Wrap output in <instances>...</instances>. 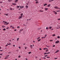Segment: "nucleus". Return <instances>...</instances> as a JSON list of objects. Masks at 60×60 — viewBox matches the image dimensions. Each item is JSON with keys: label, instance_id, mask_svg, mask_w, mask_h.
I'll return each instance as SVG.
<instances>
[{"label": "nucleus", "instance_id": "1", "mask_svg": "<svg viewBox=\"0 0 60 60\" xmlns=\"http://www.w3.org/2000/svg\"><path fill=\"white\" fill-rule=\"evenodd\" d=\"M54 8H55V9H59V8L57 6H56L55 7H54Z\"/></svg>", "mask_w": 60, "mask_h": 60}, {"label": "nucleus", "instance_id": "2", "mask_svg": "<svg viewBox=\"0 0 60 60\" xmlns=\"http://www.w3.org/2000/svg\"><path fill=\"white\" fill-rule=\"evenodd\" d=\"M59 42V41H56L55 42L56 43H58Z\"/></svg>", "mask_w": 60, "mask_h": 60}, {"label": "nucleus", "instance_id": "3", "mask_svg": "<svg viewBox=\"0 0 60 60\" xmlns=\"http://www.w3.org/2000/svg\"><path fill=\"white\" fill-rule=\"evenodd\" d=\"M50 53V52H49L48 53H45L44 54V55H46V54H49Z\"/></svg>", "mask_w": 60, "mask_h": 60}, {"label": "nucleus", "instance_id": "4", "mask_svg": "<svg viewBox=\"0 0 60 60\" xmlns=\"http://www.w3.org/2000/svg\"><path fill=\"white\" fill-rule=\"evenodd\" d=\"M53 12H54V14H55L56 15V14H57V13L56 12V11H53Z\"/></svg>", "mask_w": 60, "mask_h": 60}, {"label": "nucleus", "instance_id": "5", "mask_svg": "<svg viewBox=\"0 0 60 60\" xmlns=\"http://www.w3.org/2000/svg\"><path fill=\"white\" fill-rule=\"evenodd\" d=\"M23 30V29H22L20 30V31L19 32V33H21V31H22Z\"/></svg>", "mask_w": 60, "mask_h": 60}, {"label": "nucleus", "instance_id": "6", "mask_svg": "<svg viewBox=\"0 0 60 60\" xmlns=\"http://www.w3.org/2000/svg\"><path fill=\"white\" fill-rule=\"evenodd\" d=\"M22 18V16H19V19H21Z\"/></svg>", "mask_w": 60, "mask_h": 60}, {"label": "nucleus", "instance_id": "7", "mask_svg": "<svg viewBox=\"0 0 60 60\" xmlns=\"http://www.w3.org/2000/svg\"><path fill=\"white\" fill-rule=\"evenodd\" d=\"M26 9H27L28 8V6L27 5H26Z\"/></svg>", "mask_w": 60, "mask_h": 60}, {"label": "nucleus", "instance_id": "8", "mask_svg": "<svg viewBox=\"0 0 60 60\" xmlns=\"http://www.w3.org/2000/svg\"><path fill=\"white\" fill-rule=\"evenodd\" d=\"M7 45H11V44L10 43H7Z\"/></svg>", "mask_w": 60, "mask_h": 60}, {"label": "nucleus", "instance_id": "9", "mask_svg": "<svg viewBox=\"0 0 60 60\" xmlns=\"http://www.w3.org/2000/svg\"><path fill=\"white\" fill-rule=\"evenodd\" d=\"M50 4H49L48 5V7H50Z\"/></svg>", "mask_w": 60, "mask_h": 60}, {"label": "nucleus", "instance_id": "10", "mask_svg": "<svg viewBox=\"0 0 60 60\" xmlns=\"http://www.w3.org/2000/svg\"><path fill=\"white\" fill-rule=\"evenodd\" d=\"M18 1V0H16L15 1V3H17Z\"/></svg>", "mask_w": 60, "mask_h": 60}, {"label": "nucleus", "instance_id": "11", "mask_svg": "<svg viewBox=\"0 0 60 60\" xmlns=\"http://www.w3.org/2000/svg\"><path fill=\"white\" fill-rule=\"evenodd\" d=\"M12 1V0H8V1L9 2H11Z\"/></svg>", "mask_w": 60, "mask_h": 60}, {"label": "nucleus", "instance_id": "12", "mask_svg": "<svg viewBox=\"0 0 60 60\" xmlns=\"http://www.w3.org/2000/svg\"><path fill=\"white\" fill-rule=\"evenodd\" d=\"M48 8H45V11H47V10H48Z\"/></svg>", "mask_w": 60, "mask_h": 60}, {"label": "nucleus", "instance_id": "13", "mask_svg": "<svg viewBox=\"0 0 60 60\" xmlns=\"http://www.w3.org/2000/svg\"><path fill=\"white\" fill-rule=\"evenodd\" d=\"M30 48L31 49H32V48H33V47H32V45H30Z\"/></svg>", "mask_w": 60, "mask_h": 60}, {"label": "nucleus", "instance_id": "14", "mask_svg": "<svg viewBox=\"0 0 60 60\" xmlns=\"http://www.w3.org/2000/svg\"><path fill=\"white\" fill-rule=\"evenodd\" d=\"M49 29H51L52 28V27L51 26H50L49 27Z\"/></svg>", "mask_w": 60, "mask_h": 60}, {"label": "nucleus", "instance_id": "15", "mask_svg": "<svg viewBox=\"0 0 60 60\" xmlns=\"http://www.w3.org/2000/svg\"><path fill=\"white\" fill-rule=\"evenodd\" d=\"M41 39H40L38 40V41H41Z\"/></svg>", "mask_w": 60, "mask_h": 60}, {"label": "nucleus", "instance_id": "16", "mask_svg": "<svg viewBox=\"0 0 60 60\" xmlns=\"http://www.w3.org/2000/svg\"><path fill=\"white\" fill-rule=\"evenodd\" d=\"M59 50H57L56 51V52H55L56 53H57V52H59Z\"/></svg>", "mask_w": 60, "mask_h": 60}, {"label": "nucleus", "instance_id": "17", "mask_svg": "<svg viewBox=\"0 0 60 60\" xmlns=\"http://www.w3.org/2000/svg\"><path fill=\"white\" fill-rule=\"evenodd\" d=\"M2 27H3V28H4V27H5L3 25L2 26Z\"/></svg>", "mask_w": 60, "mask_h": 60}, {"label": "nucleus", "instance_id": "18", "mask_svg": "<svg viewBox=\"0 0 60 60\" xmlns=\"http://www.w3.org/2000/svg\"><path fill=\"white\" fill-rule=\"evenodd\" d=\"M47 4H44V6H46V5H47Z\"/></svg>", "mask_w": 60, "mask_h": 60}, {"label": "nucleus", "instance_id": "19", "mask_svg": "<svg viewBox=\"0 0 60 60\" xmlns=\"http://www.w3.org/2000/svg\"><path fill=\"white\" fill-rule=\"evenodd\" d=\"M23 14H21V17H22V16H23Z\"/></svg>", "mask_w": 60, "mask_h": 60}, {"label": "nucleus", "instance_id": "20", "mask_svg": "<svg viewBox=\"0 0 60 60\" xmlns=\"http://www.w3.org/2000/svg\"><path fill=\"white\" fill-rule=\"evenodd\" d=\"M43 38H45V37H42L41 38V39H43Z\"/></svg>", "mask_w": 60, "mask_h": 60}, {"label": "nucleus", "instance_id": "21", "mask_svg": "<svg viewBox=\"0 0 60 60\" xmlns=\"http://www.w3.org/2000/svg\"><path fill=\"white\" fill-rule=\"evenodd\" d=\"M38 1H37L36 2V4H38Z\"/></svg>", "mask_w": 60, "mask_h": 60}, {"label": "nucleus", "instance_id": "22", "mask_svg": "<svg viewBox=\"0 0 60 60\" xmlns=\"http://www.w3.org/2000/svg\"><path fill=\"white\" fill-rule=\"evenodd\" d=\"M60 37L59 36H58L57 37V38H58V39H59V38H60Z\"/></svg>", "mask_w": 60, "mask_h": 60}, {"label": "nucleus", "instance_id": "23", "mask_svg": "<svg viewBox=\"0 0 60 60\" xmlns=\"http://www.w3.org/2000/svg\"><path fill=\"white\" fill-rule=\"evenodd\" d=\"M13 5H15V3H12Z\"/></svg>", "mask_w": 60, "mask_h": 60}, {"label": "nucleus", "instance_id": "24", "mask_svg": "<svg viewBox=\"0 0 60 60\" xmlns=\"http://www.w3.org/2000/svg\"><path fill=\"white\" fill-rule=\"evenodd\" d=\"M48 27H46V29L47 30H48Z\"/></svg>", "mask_w": 60, "mask_h": 60}, {"label": "nucleus", "instance_id": "25", "mask_svg": "<svg viewBox=\"0 0 60 60\" xmlns=\"http://www.w3.org/2000/svg\"><path fill=\"white\" fill-rule=\"evenodd\" d=\"M55 35H55V34H54L52 35V36H55Z\"/></svg>", "mask_w": 60, "mask_h": 60}, {"label": "nucleus", "instance_id": "26", "mask_svg": "<svg viewBox=\"0 0 60 60\" xmlns=\"http://www.w3.org/2000/svg\"><path fill=\"white\" fill-rule=\"evenodd\" d=\"M31 52H29L28 53V54H31Z\"/></svg>", "mask_w": 60, "mask_h": 60}, {"label": "nucleus", "instance_id": "27", "mask_svg": "<svg viewBox=\"0 0 60 60\" xmlns=\"http://www.w3.org/2000/svg\"><path fill=\"white\" fill-rule=\"evenodd\" d=\"M17 8L18 9V8H19V6H17Z\"/></svg>", "mask_w": 60, "mask_h": 60}, {"label": "nucleus", "instance_id": "28", "mask_svg": "<svg viewBox=\"0 0 60 60\" xmlns=\"http://www.w3.org/2000/svg\"><path fill=\"white\" fill-rule=\"evenodd\" d=\"M8 56H9V55H8V56H7L6 55V57H8Z\"/></svg>", "mask_w": 60, "mask_h": 60}, {"label": "nucleus", "instance_id": "29", "mask_svg": "<svg viewBox=\"0 0 60 60\" xmlns=\"http://www.w3.org/2000/svg\"><path fill=\"white\" fill-rule=\"evenodd\" d=\"M3 30L4 31L5 30H6V29H5L4 28V29H3Z\"/></svg>", "mask_w": 60, "mask_h": 60}, {"label": "nucleus", "instance_id": "30", "mask_svg": "<svg viewBox=\"0 0 60 60\" xmlns=\"http://www.w3.org/2000/svg\"><path fill=\"white\" fill-rule=\"evenodd\" d=\"M40 37H39L37 39V40H38V39H40Z\"/></svg>", "mask_w": 60, "mask_h": 60}, {"label": "nucleus", "instance_id": "31", "mask_svg": "<svg viewBox=\"0 0 60 60\" xmlns=\"http://www.w3.org/2000/svg\"><path fill=\"white\" fill-rule=\"evenodd\" d=\"M5 15H6V16H8V14H6Z\"/></svg>", "mask_w": 60, "mask_h": 60}, {"label": "nucleus", "instance_id": "32", "mask_svg": "<svg viewBox=\"0 0 60 60\" xmlns=\"http://www.w3.org/2000/svg\"><path fill=\"white\" fill-rule=\"evenodd\" d=\"M39 11H41V12H43V11H41V10H40Z\"/></svg>", "mask_w": 60, "mask_h": 60}, {"label": "nucleus", "instance_id": "33", "mask_svg": "<svg viewBox=\"0 0 60 60\" xmlns=\"http://www.w3.org/2000/svg\"><path fill=\"white\" fill-rule=\"evenodd\" d=\"M19 38H17V41H19Z\"/></svg>", "mask_w": 60, "mask_h": 60}, {"label": "nucleus", "instance_id": "34", "mask_svg": "<svg viewBox=\"0 0 60 60\" xmlns=\"http://www.w3.org/2000/svg\"><path fill=\"white\" fill-rule=\"evenodd\" d=\"M47 58H50V57H47Z\"/></svg>", "mask_w": 60, "mask_h": 60}, {"label": "nucleus", "instance_id": "35", "mask_svg": "<svg viewBox=\"0 0 60 60\" xmlns=\"http://www.w3.org/2000/svg\"><path fill=\"white\" fill-rule=\"evenodd\" d=\"M49 2H52V0H49Z\"/></svg>", "mask_w": 60, "mask_h": 60}, {"label": "nucleus", "instance_id": "36", "mask_svg": "<svg viewBox=\"0 0 60 60\" xmlns=\"http://www.w3.org/2000/svg\"><path fill=\"white\" fill-rule=\"evenodd\" d=\"M9 27H8L6 28L7 29H9Z\"/></svg>", "mask_w": 60, "mask_h": 60}, {"label": "nucleus", "instance_id": "37", "mask_svg": "<svg viewBox=\"0 0 60 60\" xmlns=\"http://www.w3.org/2000/svg\"><path fill=\"white\" fill-rule=\"evenodd\" d=\"M46 36H47V35H45V37H45V38H46Z\"/></svg>", "mask_w": 60, "mask_h": 60}, {"label": "nucleus", "instance_id": "38", "mask_svg": "<svg viewBox=\"0 0 60 60\" xmlns=\"http://www.w3.org/2000/svg\"><path fill=\"white\" fill-rule=\"evenodd\" d=\"M57 11V12H59V11Z\"/></svg>", "mask_w": 60, "mask_h": 60}, {"label": "nucleus", "instance_id": "39", "mask_svg": "<svg viewBox=\"0 0 60 60\" xmlns=\"http://www.w3.org/2000/svg\"><path fill=\"white\" fill-rule=\"evenodd\" d=\"M48 56V55H45V57H46V56Z\"/></svg>", "mask_w": 60, "mask_h": 60}, {"label": "nucleus", "instance_id": "40", "mask_svg": "<svg viewBox=\"0 0 60 60\" xmlns=\"http://www.w3.org/2000/svg\"><path fill=\"white\" fill-rule=\"evenodd\" d=\"M20 57H21V56H19V58H20Z\"/></svg>", "mask_w": 60, "mask_h": 60}, {"label": "nucleus", "instance_id": "41", "mask_svg": "<svg viewBox=\"0 0 60 60\" xmlns=\"http://www.w3.org/2000/svg\"><path fill=\"white\" fill-rule=\"evenodd\" d=\"M12 10V8H10V10Z\"/></svg>", "mask_w": 60, "mask_h": 60}, {"label": "nucleus", "instance_id": "42", "mask_svg": "<svg viewBox=\"0 0 60 60\" xmlns=\"http://www.w3.org/2000/svg\"><path fill=\"white\" fill-rule=\"evenodd\" d=\"M11 52H8V54H11Z\"/></svg>", "mask_w": 60, "mask_h": 60}, {"label": "nucleus", "instance_id": "43", "mask_svg": "<svg viewBox=\"0 0 60 60\" xmlns=\"http://www.w3.org/2000/svg\"><path fill=\"white\" fill-rule=\"evenodd\" d=\"M20 8H22V6H20Z\"/></svg>", "mask_w": 60, "mask_h": 60}, {"label": "nucleus", "instance_id": "44", "mask_svg": "<svg viewBox=\"0 0 60 60\" xmlns=\"http://www.w3.org/2000/svg\"><path fill=\"white\" fill-rule=\"evenodd\" d=\"M0 4H2V2L1 1L0 2Z\"/></svg>", "mask_w": 60, "mask_h": 60}, {"label": "nucleus", "instance_id": "45", "mask_svg": "<svg viewBox=\"0 0 60 60\" xmlns=\"http://www.w3.org/2000/svg\"><path fill=\"white\" fill-rule=\"evenodd\" d=\"M12 27V26H10V27H11H11Z\"/></svg>", "mask_w": 60, "mask_h": 60}, {"label": "nucleus", "instance_id": "46", "mask_svg": "<svg viewBox=\"0 0 60 60\" xmlns=\"http://www.w3.org/2000/svg\"><path fill=\"white\" fill-rule=\"evenodd\" d=\"M24 8V6H22V8Z\"/></svg>", "mask_w": 60, "mask_h": 60}, {"label": "nucleus", "instance_id": "47", "mask_svg": "<svg viewBox=\"0 0 60 60\" xmlns=\"http://www.w3.org/2000/svg\"><path fill=\"white\" fill-rule=\"evenodd\" d=\"M28 4H29L30 3V2H28Z\"/></svg>", "mask_w": 60, "mask_h": 60}, {"label": "nucleus", "instance_id": "48", "mask_svg": "<svg viewBox=\"0 0 60 60\" xmlns=\"http://www.w3.org/2000/svg\"><path fill=\"white\" fill-rule=\"evenodd\" d=\"M58 20H60V19H58Z\"/></svg>", "mask_w": 60, "mask_h": 60}, {"label": "nucleus", "instance_id": "49", "mask_svg": "<svg viewBox=\"0 0 60 60\" xmlns=\"http://www.w3.org/2000/svg\"><path fill=\"white\" fill-rule=\"evenodd\" d=\"M27 48L26 47L25 48V49H26Z\"/></svg>", "mask_w": 60, "mask_h": 60}, {"label": "nucleus", "instance_id": "50", "mask_svg": "<svg viewBox=\"0 0 60 60\" xmlns=\"http://www.w3.org/2000/svg\"><path fill=\"white\" fill-rule=\"evenodd\" d=\"M20 27L19 26L17 27V28H19Z\"/></svg>", "mask_w": 60, "mask_h": 60}, {"label": "nucleus", "instance_id": "51", "mask_svg": "<svg viewBox=\"0 0 60 60\" xmlns=\"http://www.w3.org/2000/svg\"><path fill=\"white\" fill-rule=\"evenodd\" d=\"M8 57H6L4 58V59H6V58H8Z\"/></svg>", "mask_w": 60, "mask_h": 60}, {"label": "nucleus", "instance_id": "52", "mask_svg": "<svg viewBox=\"0 0 60 60\" xmlns=\"http://www.w3.org/2000/svg\"><path fill=\"white\" fill-rule=\"evenodd\" d=\"M56 29H59V27H56Z\"/></svg>", "mask_w": 60, "mask_h": 60}, {"label": "nucleus", "instance_id": "53", "mask_svg": "<svg viewBox=\"0 0 60 60\" xmlns=\"http://www.w3.org/2000/svg\"><path fill=\"white\" fill-rule=\"evenodd\" d=\"M40 29H41V28L38 29V30H40Z\"/></svg>", "mask_w": 60, "mask_h": 60}, {"label": "nucleus", "instance_id": "54", "mask_svg": "<svg viewBox=\"0 0 60 60\" xmlns=\"http://www.w3.org/2000/svg\"><path fill=\"white\" fill-rule=\"evenodd\" d=\"M19 49H20V48H21V47H19Z\"/></svg>", "mask_w": 60, "mask_h": 60}, {"label": "nucleus", "instance_id": "55", "mask_svg": "<svg viewBox=\"0 0 60 60\" xmlns=\"http://www.w3.org/2000/svg\"><path fill=\"white\" fill-rule=\"evenodd\" d=\"M3 55V54H0V55Z\"/></svg>", "mask_w": 60, "mask_h": 60}, {"label": "nucleus", "instance_id": "56", "mask_svg": "<svg viewBox=\"0 0 60 60\" xmlns=\"http://www.w3.org/2000/svg\"><path fill=\"white\" fill-rule=\"evenodd\" d=\"M39 49H40V50H41V48H40Z\"/></svg>", "mask_w": 60, "mask_h": 60}, {"label": "nucleus", "instance_id": "57", "mask_svg": "<svg viewBox=\"0 0 60 60\" xmlns=\"http://www.w3.org/2000/svg\"><path fill=\"white\" fill-rule=\"evenodd\" d=\"M55 45H54L53 46V47H55Z\"/></svg>", "mask_w": 60, "mask_h": 60}, {"label": "nucleus", "instance_id": "58", "mask_svg": "<svg viewBox=\"0 0 60 60\" xmlns=\"http://www.w3.org/2000/svg\"><path fill=\"white\" fill-rule=\"evenodd\" d=\"M0 51H3V50H0Z\"/></svg>", "mask_w": 60, "mask_h": 60}, {"label": "nucleus", "instance_id": "59", "mask_svg": "<svg viewBox=\"0 0 60 60\" xmlns=\"http://www.w3.org/2000/svg\"><path fill=\"white\" fill-rule=\"evenodd\" d=\"M7 23V24H8H8H9V23H8H8Z\"/></svg>", "mask_w": 60, "mask_h": 60}, {"label": "nucleus", "instance_id": "60", "mask_svg": "<svg viewBox=\"0 0 60 60\" xmlns=\"http://www.w3.org/2000/svg\"><path fill=\"white\" fill-rule=\"evenodd\" d=\"M50 41H53V40H50Z\"/></svg>", "mask_w": 60, "mask_h": 60}, {"label": "nucleus", "instance_id": "61", "mask_svg": "<svg viewBox=\"0 0 60 60\" xmlns=\"http://www.w3.org/2000/svg\"><path fill=\"white\" fill-rule=\"evenodd\" d=\"M4 23H7V22H5Z\"/></svg>", "mask_w": 60, "mask_h": 60}, {"label": "nucleus", "instance_id": "62", "mask_svg": "<svg viewBox=\"0 0 60 60\" xmlns=\"http://www.w3.org/2000/svg\"><path fill=\"white\" fill-rule=\"evenodd\" d=\"M15 45H13V46L14 47L15 46Z\"/></svg>", "mask_w": 60, "mask_h": 60}, {"label": "nucleus", "instance_id": "63", "mask_svg": "<svg viewBox=\"0 0 60 60\" xmlns=\"http://www.w3.org/2000/svg\"><path fill=\"white\" fill-rule=\"evenodd\" d=\"M35 57H36V58H37V56H36Z\"/></svg>", "mask_w": 60, "mask_h": 60}, {"label": "nucleus", "instance_id": "64", "mask_svg": "<svg viewBox=\"0 0 60 60\" xmlns=\"http://www.w3.org/2000/svg\"><path fill=\"white\" fill-rule=\"evenodd\" d=\"M26 60H27V59L26 58Z\"/></svg>", "mask_w": 60, "mask_h": 60}]
</instances>
